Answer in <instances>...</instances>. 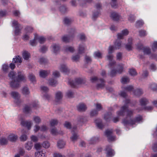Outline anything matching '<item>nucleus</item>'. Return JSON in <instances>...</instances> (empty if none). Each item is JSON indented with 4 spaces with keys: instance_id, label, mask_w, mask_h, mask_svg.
Returning <instances> with one entry per match:
<instances>
[{
    "instance_id": "obj_1",
    "label": "nucleus",
    "mask_w": 157,
    "mask_h": 157,
    "mask_svg": "<svg viewBox=\"0 0 157 157\" xmlns=\"http://www.w3.org/2000/svg\"><path fill=\"white\" fill-rule=\"evenodd\" d=\"M16 73L13 71L10 72L8 75L9 77L12 79L10 83V86L13 88L19 87L20 82H25L26 81V78L22 72L18 71L17 75L16 76Z\"/></svg>"
},
{
    "instance_id": "obj_2",
    "label": "nucleus",
    "mask_w": 157,
    "mask_h": 157,
    "mask_svg": "<svg viewBox=\"0 0 157 157\" xmlns=\"http://www.w3.org/2000/svg\"><path fill=\"white\" fill-rule=\"evenodd\" d=\"M133 113V111L131 110H129L128 109V125H132L135 124L136 123H138L142 120V117L140 115L137 116L133 120L131 117V116Z\"/></svg>"
},
{
    "instance_id": "obj_3",
    "label": "nucleus",
    "mask_w": 157,
    "mask_h": 157,
    "mask_svg": "<svg viewBox=\"0 0 157 157\" xmlns=\"http://www.w3.org/2000/svg\"><path fill=\"white\" fill-rule=\"evenodd\" d=\"M114 48L112 46H110L108 49V55L107 56V59L109 60V64L111 66H113L115 63V62L113 60V55L112 54L114 50Z\"/></svg>"
},
{
    "instance_id": "obj_4",
    "label": "nucleus",
    "mask_w": 157,
    "mask_h": 157,
    "mask_svg": "<svg viewBox=\"0 0 157 157\" xmlns=\"http://www.w3.org/2000/svg\"><path fill=\"white\" fill-rule=\"evenodd\" d=\"M85 83V81L81 78H76L74 80L69 81L68 83L72 87H77L78 85Z\"/></svg>"
},
{
    "instance_id": "obj_5",
    "label": "nucleus",
    "mask_w": 157,
    "mask_h": 157,
    "mask_svg": "<svg viewBox=\"0 0 157 157\" xmlns=\"http://www.w3.org/2000/svg\"><path fill=\"white\" fill-rule=\"evenodd\" d=\"M90 80L91 82H97L98 83L97 85V87L98 88H102L105 86V81L103 79H98L96 77H94L92 78Z\"/></svg>"
},
{
    "instance_id": "obj_6",
    "label": "nucleus",
    "mask_w": 157,
    "mask_h": 157,
    "mask_svg": "<svg viewBox=\"0 0 157 157\" xmlns=\"http://www.w3.org/2000/svg\"><path fill=\"white\" fill-rule=\"evenodd\" d=\"M12 26L14 27L15 29V35H18L20 33L21 29L22 27L21 25L18 24L17 21H13L12 22Z\"/></svg>"
},
{
    "instance_id": "obj_7",
    "label": "nucleus",
    "mask_w": 157,
    "mask_h": 157,
    "mask_svg": "<svg viewBox=\"0 0 157 157\" xmlns=\"http://www.w3.org/2000/svg\"><path fill=\"white\" fill-rule=\"evenodd\" d=\"M128 101L126 100L125 101V105L123 106L121 109V110L118 111L117 113L119 116H123L126 114L127 115L128 111Z\"/></svg>"
},
{
    "instance_id": "obj_8",
    "label": "nucleus",
    "mask_w": 157,
    "mask_h": 157,
    "mask_svg": "<svg viewBox=\"0 0 157 157\" xmlns=\"http://www.w3.org/2000/svg\"><path fill=\"white\" fill-rule=\"evenodd\" d=\"M123 71V66L122 65L120 66L117 70L115 69L112 70L110 73V75L111 77L115 76L116 74H121Z\"/></svg>"
},
{
    "instance_id": "obj_9",
    "label": "nucleus",
    "mask_w": 157,
    "mask_h": 157,
    "mask_svg": "<svg viewBox=\"0 0 157 157\" xmlns=\"http://www.w3.org/2000/svg\"><path fill=\"white\" fill-rule=\"evenodd\" d=\"M105 150L106 151V155L108 157H112L114 155V151L111 148L110 146H107Z\"/></svg>"
},
{
    "instance_id": "obj_10",
    "label": "nucleus",
    "mask_w": 157,
    "mask_h": 157,
    "mask_svg": "<svg viewBox=\"0 0 157 157\" xmlns=\"http://www.w3.org/2000/svg\"><path fill=\"white\" fill-rule=\"evenodd\" d=\"M112 131L109 130H107L105 132V135L107 136L109 141H113L115 139V136H112Z\"/></svg>"
},
{
    "instance_id": "obj_11",
    "label": "nucleus",
    "mask_w": 157,
    "mask_h": 157,
    "mask_svg": "<svg viewBox=\"0 0 157 157\" xmlns=\"http://www.w3.org/2000/svg\"><path fill=\"white\" fill-rule=\"evenodd\" d=\"M76 131V127H74L73 128V131H71L72 136L70 137L71 140L74 142L78 138V136Z\"/></svg>"
},
{
    "instance_id": "obj_12",
    "label": "nucleus",
    "mask_w": 157,
    "mask_h": 157,
    "mask_svg": "<svg viewBox=\"0 0 157 157\" xmlns=\"http://www.w3.org/2000/svg\"><path fill=\"white\" fill-rule=\"evenodd\" d=\"M50 73L49 70H41L39 72V76L40 77L45 78Z\"/></svg>"
},
{
    "instance_id": "obj_13",
    "label": "nucleus",
    "mask_w": 157,
    "mask_h": 157,
    "mask_svg": "<svg viewBox=\"0 0 157 157\" xmlns=\"http://www.w3.org/2000/svg\"><path fill=\"white\" fill-rule=\"evenodd\" d=\"M128 34V30L125 29L122 30L121 33L117 34V38L118 39H121L123 38L124 36L127 35Z\"/></svg>"
},
{
    "instance_id": "obj_14",
    "label": "nucleus",
    "mask_w": 157,
    "mask_h": 157,
    "mask_svg": "<svg viewBox=\"0 0 157 157\" xmlns=\"http://www.w3.org/2000/svg\"><path fill=\"white\" fill-rule=\"evenodd\" d=\"M59 69L61 72L65 74L67 73L69 71L67 66L64 64H62L60 65Z\"/></svg>"
},
{
    "instance_id": "obj_15",
    "label": "nucleus",
    "mask_w": 157,
    "mask_h": 157,
    "mask_svg": "<svg viewBox=\"0 0 157 157\" xmlns=\"http://www.w3.org/2000/svg\"><path fill=\"white\" fill-rule=\"evenodd\" d=\"M21 124L22 126L27 127L28 129H30L32 125V123L31 121H21Z\"/></svg>"
},
{
    "instance_id": "obj_16",
    "label": "nucleus",
    "mask_w": 157,
    "mask_h": 157,
    "mask_svg": "<svg viewBox=\"0 0 157 157\" xmlns=\"http://www.w3.org/2000/svg\"><path fill=\"white\" fill-rule=\"evenodd\" d=\"M122 90L121 91L120 94L121 97L125 98L127 96L128 87L127 86L124 87L123 86H122Z\"/></svg>"
},
{
    "instance_id": "obj_17",
    "label": "nucleus",
    "mask_w": 157,
    "mask_h": 157,
    "mask_svg": "<svg viewBox=\"0 0 157 157\" xmlns=\"http://www.w3.org/2000/svg\"><path fill=\"white\" fill-rule=\"evenodd\" d=\"M13 62L16 63L17 65H20L22 62V59L19 56H16L13 59Z\"/></svg>"
},
{
    "instance_id": "obj_18",
    "label": "nucleus",
    "mask_w": 157,
    "mask_h": 157,
    "mask_svg": "<svg viewBox=\"0 0 157 157\" xmlns=\"http://www.w3.org/2000/svg\"><path fill=\"white\" fill-rule=\"evenodd\" d=\"M95 122L97 126L99 129H102L104 127V125L102 124L101 121L100 119H96L95 121Z\"/></svg>"
},
{
    "instance_id": "obj_19",
    "label": "nucleus",
    "mask_w": 157,
    "mask_h": 157,
    "mask_svg": "<svg viewBox=\"0 0 157 157\" xmlns=\"http://www.w3.org/2000/svg\"><path fill=\"white\" fill-rule=\"evenodd\" d=\"M63 50L65 52L71 53H73L75 51V49L73 47L69 46L64 47Z\"/></svg>"
},
{
    "instance_id": "obj_20",
    "label": "nucleus",
    "mask_w": 157,
    "mask_h": 157,
    "mask_svg": "<svg viewBox=\"0 0 157 157\" xmlns=\"http://www.w3.org/2000/svg\"><path fill=\"white\" fill-rule=\"evenodd\" d=\"M77 109L79 111H83L86 109V105L83 103L79 104L77 106Z\"/></svg>"
},
{
    "instance_id": "obj_21",
    "label": "nucleus",
    "mask_w": 157,
    "mask_h": 157,
    "mask_svg": "<svg viewBox=\"0 0 157 157\" xmlns=\"http://www.w3.org/2000/svg\"><path fill=\"white\" fill-rule=\"evenodd\" d=\"M85 46L83 44H79L78 48V51L79 54H82L85 52Z\"/></svg>"
},
{
    "instance_id": "obj_22",
    "label": "nucleus",
    "mask_w": 157,
    "mask_h": 157,
    "mask_svg": "<svg viewBox=\"0 0 157 157\" xmlns=\"http://www.w3.org/2000/svg\"><path fill=\"white\" fill-rule=\"evenodd\" d=\"M110 17L115 21H117L120 18V16L118 14L115 12H112L111 13Z\"/></svg>"
},
{
    "instance_id": "obj_23",
    "label": "nucleus",
    "mask_w": 157,
    "mask_h": 157,
    "mask_svg": "<svg viewBox=\"0 0 157 157\" xmlns=\"http://www.w3.org/2000/svg\"><path fill=\"white\" fill-rule=\"evenodd\" d=\"M63 97V95L62 93L59 91L58 92L56 93V101L57 102L60 101Z\"/></svg>"
},
{
    "instance_id": "obj_24",
    "label": "nucleus",
    "mask_w": 157,
    "mask_h": 157,
    "mask_svg": "<svg viewBox=\"0 0 157 157\" xmlns=\"http://www.w3.org/2000/svg\"><path fill=\"white\" fill-rule=\"evenodd\" d=\"M52 48L54 52L55 53H58L60 50L59 46L58 44H52Z\"/></svg>"
},
{
    "instance_id": "obj_25",
    "label": "nucleus",
    "mask_w": 157,
    "mask_h": 157,
    "mask_svg": "<svg viewBox=\"0 0 157 157\" xmlns=\"http://www.w3.org/2000/svg\"><path fill=\"white\" fill-rule=\"evenodd\" d=\"M139 101L141 105L143 107H145L148 102V100L144 98H141Z\"/></svg>"
},
{
    "instance_id": "obj_26",
    "label": "nucleus",
    "mask_w": 157,
    "mask_h": 157,
    "mask_svg": "<svg viewBox=\"0 0 157 157\" xmlns=\"http://www.w3.org/2000/svg\"><path fill=\"white\" fill-rule=\"evenodd\" d=\"M11 96L14 98L16 101H18L20 97V95L16 91H13L11 93Z\"/></svg>"
},
{
    "instance_id": "obj_27",
    "label": "nucleus",
    "mask_w": 157,
    "mask_h": 157,
    "mask_svg": "<svg viewBox=\"0 0 157 157\" xmlns=\"http://www.w3.org/2000/svg\"><path fill=\"white\" fill-rule=\"evenodd\" d=\"M17 138V136L13 134H11L8 136V139L12 142L15 141Z\"/></svg>"
},
{
    "instance_id": "obj_28",
    "label": "nucleus",
    "mask_w": 157,
    "mask_h": 157,
    "mask_svg": "<svg viewBox=\"0 0 157 157\" xmlns=\"http://www.w3.org/2000/svg\"><path fill=\"white\" fill-rule=\"evenodd\" d=\"M22 56L25 59L28 60L30 58V54L28 52L24 51L22 53Z\"/></svg>"
},
{
    "instance_id": "obj_29",
    "label": "nucleus",
    "mask_w": 157,
    "mask_h": 157,
    "mask_svg": "<svg viewBox=\"0 0 157 157\" xmlns=\"http://www.w3.org/2000/svg\"><path fill=\"white\" fill-rule=\"evenodd\" d=\"M133 93L136 96H140L143 94V91L141 89H137L134 91Z\"/></svg>"
},
{
    "instance_id": "obj_30",
    "label": "nucleus",
    "mask_w": 157,
    "mask_h": 157,
    "mask_svg": "<svg viewBox=\"0 0 157 157\" xmlns=\"http://www.w3.org/2000/svg\"><path fill=\"white\" fill-rule=\"evenodd\" d=\"M65 144V142L62 140H60L57 142V146L59 148H62L64 147Z\"/></svg>"
},
{
    "instance_id": "obj_31",
    "label": "nucleus",
    "mask_w": 157,
    "mask_h": 157,
    "mask_svg": "<svg viewBox=\"0 0 157 157\" xmlns=\"http://www.w3.org/2000/svg\"><path fill=\"white\" fill-rule=\"evenodd\" d=\"M33 146V143L31 141H28L25 144V147L28 150H30Z\"/></svg>"
},
{
    "instance_id": "obj_32",
    "label": "nucleus",
    "mask_w": 157,
    "mask_h": 157,
    "mask_svg": "<svg viewBox=\"0 0 157 157\" xmlns=\"http://www.w3.org/2000/svg\"><path fill=\"white\" fill-rule=\"evenodd\" d=\"M37 41H38L40 44L43 43L45 40V38L43 36H38L37 35H35Z\"/></svg>"
},
{
    "instance_id": "obj_33",
    "label": "nucleus",
    "mask_w": 157,
    "mask_h": 157,
    "mask_svg": "<svg viewBox=\"0 0 157 157\" xmlns=\"http://www.w3.org/2000/svg\"><path fill=\"white\" fill-rule=\"evenodd\" d=\"M144 24V22L142 20H139L136 21V26L137 28H139L142 26Z\"/></svg>"
},
{
    "instance_id": "obj_34",
    "label": "nucleus",
    "mask_w": 157,
    "mask_h": 157,
    "mask_svg": "<svg viewBox=\"0 0 157 157\" xmlns=\"http://www.w3.org/2000/svg\"><path fill=\"white\" fill-rule=\"evenodd\" d=\"M51 133L53 135L56 136L60 134V133L58 132L56 129L55 128H53L50 130Z\"/></svg>"
},
{
    "instance_id": "obj_35",
    "label": "nucleus",
    "mask_w": 157,
    "mask_h": 157,
    "mask_svg": "<svg viewBox=\"0 0 157 157\" xmlns=\"http://www.w3.org/2000/svg\"><path fill=\"white\" fill-rule=\"evenodd\" d=\"M129 73L130 75L133 76H136L137 75L136 70L133 68L129 69Z\"/></svg>"
},
{
    "instance_id": "obj_36",
    "label": "nucleus",
    "mask_w": 157,
    "mask_h": 157,
    "mask_svg": "<svg viewBox=\"0 0 157 157\" xmlns=\"http://www.w3.org/2000/svg\"><path fill=\"white\" fill-rule=\"evenodd\" d=\"M35 157H44L45 154L42 151H37L35 153Z\"/></svg>"
},
{
    "instance_id": "obj_37",
    "label": "nucleus",
    "mask_w": 157,
    "mask_h": 157,
    "mask_svg": "<svg viewBox=\"0 0 157 157\" xmlns=\"http://www.w3.org/2000/svg\"><path fill=\"white\" fill-rule=\"evenodd\" d=\"M22 91V93L25 95H27L29 94V89L26 86H25L23 88Z\"/></svg>"
},
{
    "instance_id": "obj_38",
    "label": "nucleus",
    "mask_w": 157,
    "mask_h": 157,
    "mask_svg": "<svg viewBox=\"0 0 157 157\" xmlns=\"http://www.w3.org/2000/svg\"><path fill=\"white\" fill-rule=\"evenodd\" d=\"M143 52L144 54L149 55L151 53V49L148 47H144L143 48Z\"/></svg>"
},
{
    "instance_id": "obj_39",
    "label": "nucleus",
    "mask_w": 157,
    "mask_h": 157,
    "mask_svg": "<svg viewBox=\"0 0 157 157\" xmlns=\"http://www.w3.org/2000/svg\"><path fill=\"white\" fill-rule=\"evenodd\" d=\"M73 21V20L71 18L67 17H65L64 20V23L67 25L70 24Z\"/></svg>"
},
{
    "instance_id": "obj_40",
    "label": "nucleus",
    "mask_w": 157,
    "mask_h": 157,
    "mask_svg": "<svg viewBox=\"0 0 157 157\" xmlns=\"http://www.w3.org/2000/svg\"><path fill=\"white\" fill-rule=\"evenodd\" d=\"M8 140L5 138L2 137L0 139V144L1 145H4L7 144Z\"/></svg>"
},
{
    "instance_id": "obj_41",
    "label": "nucleus",
    "mask_w": 157,
    "mask_h": 157,
    "mask_svg": "<svg viewBox=\"0 0 157 157\" xmlns=\"http://www.w3.org/2000/svg\"><path fill=\"white\" fill-rule=\"evenodd\" d=\"M94 56L96 58H101L102 57V54L99 51H97L94 53Z\"/></svg>"
},
{
    "instance_id": "obj_42",
    "label": "nucleus",
    "mask_w": 157,
    "mask_h": 157,
    "mask_svg": "<svg viewBox=\"0 0 157 157\" xmlns=\"http://www.w3.org/2000/svg\"><path fill=\"white\" fill-rule=\"evenodd\" d=\"M49 83L51 86H54L57 84V82L54 79H51L49 80Z\"/></svg>"
},
{
    "instance_id": "obj_43",
    "label": "nucleus",
    "mask_w": 157,
    "mask_h": 157,
    "mask_svg": "<svg viewBox=\"0 0 157 157\" xmlns=\"http://www.w3.org/2000/svg\"><path fill=\"white\" fill-rule=\"evenodd\" d=\"M149 87L153 90H157V84L155 83H151Z\"/></svg>"
},
{
    "instance_id": "obj_44",
    "label": "nucleus",
    "mask_w": 157,
    "mask_h": 157,
    "mask_svg": "<svg viewBox=\"0 0 157 157\" xmlns=\"http://www.w3.org/2000/svg\"><path fill=\"white\" fill-rule=\"evenodd\" d=\"M139 35L140 37H144L147 35L146 31L144 30H140L139 31Z\"/></svg>"
},
{
    "instance_id": "obj_45",
    "label": "nucleus",
    "mask_w": 157,
    "mask_h": 157,
    "mask_svg": "<svg viewBox=\"0 0 157 157\" xmlns=\"http://www.w3.org/2000/svg\"><path fill=\"white\" fill-rule=\"evenodd\" d=\"M29 77V79L32 82L34 83L36 82L35 77L33 74H30Z\"/></svg>"
},
{
    "instance_id": "obj_46",
    "label": "nucleus",
    "mask_w": 157,
    "mask_h": 157,
    "mask_svg": "<svg viewBox=\"0 0 157 157\" xmlns=\"http://www.w3.org/2000/svg\"><path fill=\"white\" fill-rule=\"evenodd\" d=\"M47 59L43 57L40 58L39 59L38 62L41 64H44L47 62Z\"/></svg>"
},
{
    "instance_id": "obj_47",
    "label": "nucleus",
    "mask_w": 157,
    "mask_h": 157,
    "mask_svg": "<svg viewBox=\"0 0 157 157\" xmlns=\"http://www.w3.org/2000/svg\"><path fill=\"white\" fill-rule=\"evenodd\" d=\"M36 39V38L35 36L34 39L33 40H30V43L31 45L32 46H35L36 45L37 41Z\"/></svg>"
},
{
    "instance_id": "obj_48",
    "label": "nucleus",
    "mask_w": 157,
    "mask_h": 157,
    "mask_svg": "<svg viewBox=\"0 0 157 157\" xmlns=\"http://www.w3.org/2000/svg\"><path fill=\"white\" fill-rule=\"evenodd\" d=\"M33 120L35 123L37 124H39L41 121L40 117L37 116H34L33 117Z\"/></svg>"
},
{
    "instance_id": "obj_49",
    "label": "nucleus",
    "mask_w": 157,
    "mask_h": 157,
    "mask_svg": "<svg viewBox=\"0 0 157 157\" xmlns=\"http://www.w3.org/2000/svg\"><path fill=\"white\" fill-rule=\"evenodd\" d=\"M98 140V138L94 137H92L89 140V143L90 144H94Z\"/></svg>"
},
{
    "instance_id": "obj_50",
    "label": "nucleus",
    "mask_w": 157,
    "mask_h": 157,
    "mask_svg": "<svg viewBox=\"0 0 157 157\" xmlns=\"http://www.w3.org/2000/svg\"><path fill=\"white\" fill-rule=\"evenodd\" d=\"M121 44V42L117 40L114 44L115 48L116 49H119L120 48Z\"/></svg>"
},
{
    "instance_id": "obj_51",
    "label": "nucleus",
    "mask_w": 157,
    "mask_h": 157,
    "mask_svg": "<svg viewBox=\"0 0 157 157\" xmlns=\"http://www.w3.org/2000/svg\"><path fill=\"white\" fill-rule=\"evenodd\" d=\"M111 116V114L109 113H107L104 115V118L106 121H109Z\"/></svg>"
},
{
    "instance_id": "obj_52",
    "label": "nucleus",
    "mask_w": 157,
    "mask_h": 157,
    "mask_svg": "<svg viewBox=\"0 0 157 157\" xmlns=\"http://www.w3.org/2000/svg\"><path fill=\"white\" fill-rule=\"evenodd\" d=\"M58 121L56 120L52 119L50 121V124L51 126H54L56 125Z\"/></svg>"
},
{
    "instance_id": "obj_53",
    "label": "nucleus",
    "mask_w": 157,
    "mask_h": 157,
    "mask_svg": "<svg viewBox=\"0 0 157 157\" xmlns=\"http://www.w3.org/2000/svg\"><path fill=\"white\" fill-rule=\"evenodd\" d=\"M70 37L68 36H63L62 38V40L63 42H69Z\"/></svg>"
},
{
    "instance_id": "obj_54",
    "label": "nucleus",
    "mask_w": 157,
    "mask_h": 157,
    "mask_svg": "<svg viewBox=\"0 0 157 157\" xmlns=\"http://www.w3.org/2000/svg\"><path fill=\"white\" fill-rule=\"evenodd\" d=\"M27 139V137L25 133L23 132L22 135L20 137V139L21 141H26Z\"/></svg>"
},
{
    "instance_id": "obj_55",
    "label": "nucleus",
    "mask_w": 157,
    "mask_h": 157,
    "mask_svg": "<svg viewBox=\"0 0 157 157\" xmlns=\"http://www.w3.org/2000/svg\"><path fill=\"white\" fill-rule=\"evenodd\" d=\"M9 68L8 66L6 64L3 65L2 67V70L3 72L5 73H6L8 70Z\"/></svg>"
},
{
    "instance_id": "obj_56",
    "label": "nucleus",
    "mask_w": 157,
    "mask_h": 157,
    "mask_svg": "<svg viewBox=\"0 0 157 157\" xmlns=\"http://www.w3.org/2000/svg\"><path fill=\"white\" fill-rule=\"evenodd\" d=\"M80 57L79 55H76L73 56L72 57V59L73 61L77 62L78 61Z\"/></svg>"
},
{
    "instance_id": "obj_57",
    "label": "nucleus",
    "mask_w": 157,
    "mask_h": 157,
    "mask_svg": "<svg viewBox=\"0 0 157 157\" xmlns=\"http://www.w3.org/2000/svg\"><path fill=\"white\" fill-rule=\"evenodd\" d=\"M31 110V108L28 106H26L24 109V111L26 113H30Z\"/></svg>"
},
{
    "instance_id": "obj_58",
    "label": "nucleus",
    "mask_w": 157,
    "mask_h": 157,
    "mask_svg": "<svg viewBox=\"0 0 157 157\" xmlns=\"http://www.w3.org/2000/svg\"><path fill=\"white\" fill-rule=\"evenodd\" d=\"M152 149L153 151L157 152V142L153 144L152 146Z\"/></svg>"
},
{
    "instance_id": "obj_59",
    "label": "nucleus",
    "mask_w": 157,
    "mask_h": 157,
    "mask_svg": "<svg viewBox=\"0 0 157 157\" xmlns=\"http://www.w3.org/2000/svg\"><path fill=\"white\" fill-rule=\"evenodd\" d=\"M153 109V108L151 106H145L142 108L140 110H142L144 109L147 110V111H150L152 110Z\"/></svg>"
},
{
    "instance_id": "obj_60",
    "label": "nucleus",
    "mask_w": 157,
    "mask_h": 157,
    "mask_svg": "<svg viewBox=\"0 0 157 157\" xmlns=\"http://www.w3.org/2000/svg\"><path fill=\"white\" fill-rule=\"evenodd\" d=\"M42 146L45 148H48L50 147V144L48 141H45L42 144Z\"/></svg>"
},
{
    "instance_id": "obj_61",
    "label": "nucleus",
    "mask_w": 157,
    "mask_h": 157,
    "mask_svg": "<svg viewBox=\"0 0 157 157\" xmlns=\"http://www.w3.org/2000/svg\"><path fill=\"white\" fill-rule=\"evenodd\" d=\"M98 112L96 110H92L90 112V116L91 117H94L97 115L98 114Z\"/></svg>"
},
{
    "instance_id": "obj_62",
    "label": "nucleus",
    "mask_w": 157,
    "mask_h": 157,
    "mask_svg": "<svg viewBox=\"0 0 157 157\" xmlns=\"http://www.w3.org/2000/svg\"><path fill=\"white\" fill-rule=\"evenodd\" d=\"M41 147L42 146L39 143H36L35 145V147L36 150H40Z\"/></svg>"
},
{
    "instance_id": "obj_63",
    "label": "nucleus",
    "mask_w": 157,
    "mask_h": 157,
    "mask_svg": "<svg viewBox=\"0 0 157 157\" xmlns=\"http://www.w3.org/2000/svg\"><path fill=\"white\" fill-rule=\"evenodd\" d=\"M136 47L137 49L140 51L141 50L143 51V48L144 47H143V45L140 43L137 44Z\"/></svg>"
},
{
    "instance_id": "obj_64",
    "label": "nucleus",
    "mask_w": 157,
    "mask_h": 157,
    "mask_svg": "<svg viewBox=\"0 0 157 157\" xmlns=\"http://www.w3.org/2000/svg\"><path fill=\"white\" fill-rule=\"evenodd\" d=\"M152 48L153 51H155L157 49V41H155L153 42Z\"/></svg>"
}]
</instances>
